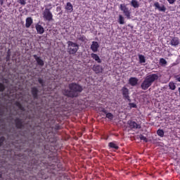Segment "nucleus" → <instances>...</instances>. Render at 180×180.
Segmentation results:
<instances>
[{
  "label": "nucleus",
  "mask_w": 180,
  "mask_h": 180,
  "mask_svg": "<svg viewBox=\"0 0 180 180\" xmlns=\"http://www.w3.org/2000/svg\"><path fill=\"white\" fill-rule=\"evenodd\" d=\"M69 89L64 91V94L69 98H77L83 90L82 86L76 83L70 84Z\"/></svg>",
  "instance_id": "nucleus-1"
},
{
  "label": "nucleus",
  "mask_w": 180,
  "mask_h": 180,
  "mask_svg": "<svg viewBox=\"0 0 180 180\" xmlns=\"http://www.w3.org/2000/svg\"><path fill=\"white\" fill-rule=\"evenodd\" d=\"M158 78H160L158 74H150L146 76L141 84V89L147 91V89L153 85V82L158 80Z\"/></svg>",
  "instance_id": "nucleus-2"
},
{
  "label": "nucleus",
  "mask_w": 180,
  "mask_h": 180,
  "mask_svg": "<svg viewBox=\"0 0 180 180\" xmlns=\"http://www.w3.org/2000/svg\"><path fill=\"white\" fill-rule=\"evenodd\" d=\"M68 53L70 55L74 56L77 53V51L79 50V45L78 44L73 42L72 41H68Z\"/></svg>",
  "instance_id": "nucleus-3"
},
{
  "label": "nucleus",
  "mask_w": 180,
  "mask_h": 180,
  "mask_svg": "<svg viewBox=\"0 0 180 180\" xmlns=\"http://www.w3.org/2000/svg\"><path fill=\"white\" fill-rule=\"evenodd\" d=\"M51 7L50 8H45V9L42 11V18L46 22H51L53 20V13H51Z\"/></svg>",
  "instance_id": "nucleus-4"
},
{
  "label": "nucleus",
  "mask_w": 180,
  "mask_h": 180,
  "mask_svg": "<svg viewBox=\"0 0 180 180\" xmlns=\"http://www.w3.org/2000/svg\"><path fill=\"white\" fill-rule=\"evenodd\" d=\"M120 11H122V12H123V13H124V16H126V18H127L128 19H130V15H131V12H130V10L129 9V8H127L126 4H120Z\"/></svg>",
  "instance_id": "nucleus-5"
},
{
  "label": "nucleus",
  "mask_w": 180,
  "mask_h": 180,
  "mask_svg": "<svg viewBox=\"0 0 180 180\" xmlns=\"http://www.w3.org/2000/svg\"><path fill=\"white\" fill-rule=\"evenodd\" d=\"M129 129L131 130H136V129H141V125L137 124L136 122L129 120L128 121Z\"/></svg>",
  "instance_id": "nucleus-6"
},
{
  "label": "nucleus",
  "mask_w": 180,
  "mask_h": 180,
  "mask_svg": "<svg viewBox=\"0 0 180 180\" xmlns=\"http://www.w3.org/2000/svg\"><path fill=\"white\" fill-rule=\"evenodd\" d=\"M122 96L124 99H127L129 102H131V100H130V96H129V89L127 87H122Z\"/></svg>",
  "instance_id": "nucleus-7"
},
{
  "label": "nucleus",
  "mask_w": 180,
  "mask_h": 180,
  "mask_svg": "<svg viewBox=\"0 0 180 180\" xmlns=\"http://www.w3.org/2000/svg\"><path fill=\"white\" fill-rule=\"evenodd\" d=\"M153 6L155 9H158L159 12H165V11H167V7L164 5L160 6L158 1L155 2Z\"/></svg>",
  "instance_id": "nucleus-8"
},
{
  "label": "nucleus",
  "mask_w": 180,
  "mask_h": 180,
  "mask_svg": "<svg viewBox=\"0 0 180 180\" xmlns=\"http://www.w3.org/2000/svg\"><path fill=\"white\" fill-rule=\"evenodd\" d=\"M33 57L35 61H37V63L40 67H43L44 65V60H43L40 56H37V55H34Z\"/></svg>",
  "instance_id": "nucleus-9"
},
{
  "label": "nucleus",
  "mask_w": 180,
  "mask_h": 180,
  "mask_svg": "<svg viewBox=\"0 0 180 180\" xmlns=\"http://www.w3.org/2000/svg\"><path fill=\"white\" fill-rule=\"evenodd\" d=\"M92 70L96 74H101L103 71V68L99 65H94Z\"/></svg>",
  "instance_id": "nucleus-10"
},
{
  "label": "nucleus",
  "mask_w": 180,
  "mask_h": 180,
  "mask_svg": "<svg viewBox=\"0 0 180 180\" xmlns=\"http://www.w3.org/2000/svg\"><path fill=\"white\" fill-rule=\"evenodd\" d=\"M31 92H32L34 99H37V98H38L37 94H39V89H37V87H35V86L32 87Z\"/></svg>",
  "instance_id": "nucleus-11"
},
{
  "label": "nucleus",
  "mask_w": 180,
  "mask_h": 180,
  "mask_svg": "<svg viewBox=\"0 0 180 180\" xmlns=\"http://www.w3.org/2000/svg\"><path fill=\"white\" fill-rule=\"evenodd\" d=\"M15 122L17 129H23V121L21 119L17 118Z\"/></svg>",
  "instance_id": "nucleus-12"
},
{
  "label": "nucleus",
  "mask_w": 180,
  "mask_h": 180,
  "mask_svg": "<svg viewBox=\"0 0 180 180\" xmlns=\"http://www.w3.org/2000/svg\"><path fill=\"white\" fill-rule=\"evenodd\" d=\"M98 49H99V44L96 41H93L92 44L91 45V49L94 53H96L98 51Z\"/></svg>",
  "instance_id": "nucleus-13"
},
{
  "label": "nucleus",
  "mask_w": 180,
  "mask_h": 180,
  "mask_svg": "<svg viewBox=\"0 0 180 180\" xmlns=\"http://www.w3.org/2000/svg\"><path fill=\"white\" fill-rule=\"evenodd\" d=\"M138 82H139V79H137L136 77H131L129 79V84H130L131 86H136Z\"/></svg>",
  "instance_id": "nucleus-14"
},
{
  "label": "nucleus",
  "mask_w": 180,
  "mask_h": 180,
  "mask_svg": "<svg viewBox=\"0 0 180 180\" xmlns=\"http://www.w3.org/2000/svg\"><path fill=\"white\" fill-rule=\"evenodd\" d=\"M170 44L174 47H176L179 44V39L178 37H173L170 41Z\"/></svg>",
  "instance_id": "nucleus-15"
},
{
  "label": "nucleus",
  "mask_w": 180,
  "mask_h": 180,
  "mask_svg": "<svg viewBox=\"0 0 180 180\" xmlns=\"http://www.w3.org/2000/svg\"><path fill=\"white\" fill-rule=\"evenodd\" d=\"M32 23H33V19L31 17H28L26 18L25 27H27V29H29V27L32 26Z\"/></svg>",
  "instance_id": "nucleus-16"
},
{
  "label": "nucleus",
  "mask_w": 180,
  "mask_h": 180,
  "mask_svg": "<svg viewBox=\"0 0 180 180\" xmlns=\"http://www.w3.org/2000/svg\"><path fill=\"white\" fill-rule=\"evenodd\" d=\"M36 30L39 34H43L44 33V27L43 26L37 24L36 26Z\"/></svg>",
  "instance_id": "nucleus-17"
},
{
  "label": "nucleus",
  "mask_w": 180,
  "mask_h": 180,
  "mask_svg": "<svg viewBox=\"0 0 180 180\" xmlns=\"http://www.w3.org/2000/svg\"><path fill=\"white\" fill-rule=\"evenodd\" d=\"M65 10L68 11L70 13L74 11L72 4L70 2H68L66 4Z\"/></svg>",
  "instance_id": "nucleus-18"
},
{
  "label": "nucleus",
  "mask_w": 180,
  "mask_h": 180,
  "mask_svg": "<svg viewBox=\"0 0 180 180\" xmlns=\"http://www.w3.org/2000/svg\"><path fill=\"white\" fill-rule=\"evenodd\" d=\"M91 58H93V60H95V61H97V63H102L101 58H99V56H98L96 53H91Z\"/></svg>",
  "instance_id": "nucleus-19"
},
{
  "label": "nucleus",
  "mask_w": 180,
  "mask_h": 180,
  "mask_svg": "<svg viewBox=\"0 0 180 180\" xmlns=\"http://www.w3.org/2000/svg\"><path fill=\"white\" fill-rule=\"evenodd\" d=\"M77 40H79L80 41H82L83 43H86L88 41V39L84 35L78 34L77 37Z\"/></svg>",
  "instance_id": "nucleus-20"
},
{
  "label": "nucleus",
  "mask_w": 180,
  "mask_h": 180,
  "mask_svg": "<svg viewBox=\"0 0 180 180\" xmlns=\"http://www.w3.org/2000/svg\"><path fill=\"white\" fill-rule=\"evenodd\" d=\"M131 6H132V7L136 9L137 8H139L140 4H139V1L137 0H131Z\"/></svg>",
  "instance_id": "nucleus-21"
},
{
  "label": "nucleus",
  "mask_w": 180,
  "mask_h": 180,
  "mask_svg": "<svg viewBox=\"0 0 180 180\" xmlns=\"http://www.w3.org/2000/svg\"><path fill=\"white\" fill-rule=\"evenodd\" d=\"M138 57L139 60V64H144V63H146V56L141 54H139Z\"/></svg>",
  "instance_id": "nucleus-22"
},
{
  "label": "nucleus",
  "mask_w": 180,
  "mask_h": 180,
  "mask_svg": "<svg viewBox=\"0 0 180 180\" xmlns=\"http://www.w3.org/2000/svg\"><path fill=\"white\" fill-rule=\"evenodd\" d=\"M108 147L110 148H114L115 150H119V146L115 143V142H110L108 143Z\"/></svg>",
  "instance_id": "nucleus-23"
},
{
  "label": "nucleus",
  "mask_w": 180,
  "mask_h": 180,
  "mask_svg": "<svg viewBox=\"0 0 180 180\" xmlns=\"http://www.w3.org/2000/svg\"><path fill=\"white\" fill-rule=\"evenodd\" d=\"M118 23H120V25H124V17H123V15H119Z\"/></svg>",
  "instance_id": "nucleus-24"
},
{
  "label": "nucleus",
  "mask_w": 180,
  "mask_h": 180,
  "mask_svg": "<svg viewBox=\"0 0 180 180\" xmlns=\"http://www.w3.org/2000/svg\"><path fill=\"white\" fill-rule=\"evenodd\" d=\"M38 82L39 84H40V85H41V86L43 88H44V86H46V82L44 80H43V79L41 78H38Z\"/></svg>",
  "instance_id": "nucleus-25"
},
{
  "label": "nucleus",
  "mask_w": 180,
  "mask_h": 180,
  "mask_svg": "<svg viewBox=\"0 0 180 180\" xmlns=\"http://www.w3.org/2000/svg\"><path fill=\"white\" fill-rule=\"evenodd\" d=\"M169 89H172V91H175L176 86H175V83L169 82Z\"/></svg>",
  "instance_id": "nucleus-26"
},
{
  "label": "nucleus",
  "mask_w": 180,
  "mask_h": 180,
  "mask_svg": "<svg viewBox=\"0 0 180 180\" xmlns=\"http://www.w3.org/2000/svg\"><path fill=\"white\" fill-rule=\"evenodd\" d=\"M106 117L107 119H109L110 120H113V114L112 113H110V112H108L106 113Z\"/></svg>",
  "instance_id": "nucleus-27"
},
{
  "label": "nucleus",
  "mask_w": 180,
  "mask_h": 180,
  "mask_svg": "<svg viewBox=\"0 0 180 180\" xmlns=\"http://www.w3.org/2000/svg\"><path fill=\"white\" fill-rule=\"evenodd\" d=\"M158 136H160V137H164V130L159 129L157 131Z\"/></svg>",
  "instance_id": "nucleus-28"
},
{
  "label": "nucleus",
  "mask_w": 180,
  "mask_h": 180,
  "mask_svg": "<svg viewBox=\"0 0 180 180\" xmlns=\"http://www.w3.org/2000/svg\"><path fill=\"white\" fill-rule=\"evenodd\" d=\"M160 64H161V65H167V60L162 58L160 59Z\"/></svg>",
  "instance_id": "nucleus-29"
},
{
  "label": "nucleus",
  "mask_w": 180,
  "mask_h": 180,
  "mask_svg": "<svg viewBox=\"0 0 180 180\" xmlns=\"http://www.w3.org/2000/svg\"><path fill=\"white\" fill-rule=\"evenodd\" d=\"M139 139H140V140H143V141H145V143H147L148 141L147 138L143 135H140Z\"/></svg>",
  "instance_id": "nucleus-30"
},
{
  "label": "nucleus",
  "mask_w": 180,
  "mask_h": 180,
  "mask_svg": "<svg viewBox=\"0 0 180 180\" xmlns=\"http://www.w3.org/2000/svg\"><path fill=\"white\" fill-rule=\"evenodd\" d=\"M16 105H17L18 108H19L20 109V110H25V108H23V105H22V104H20V103L17 102Z\"/></svg>",
  "instance_id": "nucleus-31"
},
{
  "label": "nucleus",
  "mask_w": 180,
  "mask_h": 180,
  "mask_svg": "<svg viewBox=\"0 0 180 180\" xmlns=\"http://www.w3.org/2000/svg\"><path fill=\"white\" fill-rule=\"evenodd\" d=\"M5 91V85L4 84L0 83V92H4Z\"/></svg>",
  "instance_id": "nucleus-32"
},
{
  "label": "nucleus",
  "mask_w": 180,
  "mask_h": 180,
  "mask_svg": "<svg viewBox=\"0 0 180 180\" xmlns=\"http://www.w3.org/2000/svg\"><path fill=\"white\" fill-rule=\"evenodd\" d=\"M18 2L21 5H26V0H19Z\"/></svg>",
  "instance_id": "nucleus-33"
},
{
  "label": "nucleus",
  "mask_w": 180,
  "mask_h": 180,
  "mask_svg": "<svg viewBox=\"0 0 180 180\" xmlns=\"http://www.w3.org/2000/svg\"><path fill=\"white\" fill-rule=\"evenodd\" d=\"M4 141H5V137L2 136L0 138V147L2 146V143H4Z\"/></svg>",
  "instance_id": "nucleus-34"
},
{
  "label": "nucleus",
  "mask_w": 180,
  "mask_h": 180,
  "mask_svg": "<svg viewBox=\"0 0 180 180\" xmlns=\"http://www.w3.org/2000/svg\"><path fill=\"white\" fill-rule=\"evenodd\" d=\"M176 1V0H167V1L169 2V4H170V5L175 4Z\"/></svg>",
  "instance_id": "nucleus-35"
},
{
  "label": "nucleus",
  "mask_w": 180,
  "mask_h": 180,
  "mask_svg": "<svg viewBox=\"0 0 180 180\" xmlns=\"http://www.w3.org/2000/svg\"><path fill=\"white\" fill-rule=\"evenodd\" d=\"M130 108H137V105L133 103H129Z\"/></svg>",
  "instance_id": "nucleus-36"
},
{
  "label": "nucleus",
  "mask_w": 180,
  "mask_h": 180,
  "mask_svg": "<svg viewBox=\"0 0 180 180\" xmlns=\"http://www.w3.org/2000/svg\"><path fill=\"white\" fill-rule=\"evenodd\" d=\"M175 78H176V81H178L179 82H180V76H179V75L175 76Z\"/></svg>",
  "instance_id": "nucleus-37"
},
{
  "label": "nucleus",
  "mask_w": 180,
  "mask_h": 180,
  "mask_svg": "<svg viewBox=\"0 0 180 180\" xmlns=\"http://www.w3.org/2000/svg\"><path fill=\"white\" fill-rule=\"evenodd\" d=\"M0 5H4V0H0Z\"/></svg>",
  "instance_id": "nucleus-38"
},
{
  "label": "nucleus",
  "mask_w": 180,
  "mask_h": 180,
  "mask_svg": "<svg viewBox=\"0 0 180 180\" xmlns=\"http://www.w3.org/2000/svg\"><path fill=\"white\" fill-rule=\"evenodd\" d=\"M3 115H4V111H1L0 110V116H3Z\"/></svg>",
  "instance_id": "nucleus-39"
},
{
  "label": "nucleus",
  "mask_w": 180,
  "mask_h": 180,
  "mask_svg": "<svg viewBox=\"0 0 180 180\" xmlns=\"http://www.w3.org/2000/svg\"><path fill=\"white\" fill-rule=\"evenodd\" d=\"M178 91H179V95H180V87H179Z\"/></svg>",
  "instance_id": "nucleus-40"
},
{
  "label": "nucleus",
  "mask_w": 180,
  "mask_h": 180,
  "mask_svg": "<svg viewBox=\"0 0 180 180\" xmlns=\"http://www.w3.org/2000/svg\"><path fill=\"white\" fill-rule=\"evenodd\" d=\"M6 60H7V61H8V60H9V56H7Z\"/></svg>",
  "instance_id": "nucleus-41"
},
{
  "label": "nucleus",
  "mask_w": 180,
  "mask_h": 180,
  "mask_svg": "<svg viewBox=\"0 0 180 180\" xmlns=\"http://www.w3.org/2000/svg\"><path fill=\"white\" fill-rule=\"evenodd\" d=\"M48 6H51V4H48Z\"/></svg>",
  "instance_id": "nucleus-42"
},
{
  "label": "nucleus",
  "mask_w": 180,
  "mask_h": 180,
  "mask_svg": "<svg viewBox=\"0 0 180 180\" xmlns=\"http://www.w3.org/2000/svg\"><path fill=\"white\" fill-rule=\"evenodd\" d=\"M0 178H2V174H0Z\"/></svg>",
  "instance_id": "nucleus-43"
},
{
  "label": "nucleus",
  "mask_w": 180,
  "mask_h": 180,
  "mask_svg": "<svg viewBox=\"0 0 180 180\" xmlns=\"http://www.w3.org/2000/svg\"><path fill=\"white\" fill-rule=\"evenodd\" d=\"M5 81H6V83L8 82V79H6Z\"/></svg>",
  "instance_id": "nucleus-44"
},
{
  "label": "nucleus",
  "mask_w": 180,
  "mask_h": 180,
  "mask_svg": "<svg viewBox=\"0 0 180 180\" xmlns=\"http://www.w3.org/2000/svg\"><path fill=\"white\" fill-rule=\"evenodd\" d=\"M105 113H106V111H104Z\"/></svg>",
  "instance_id": "nucleus-45"
}]
</instances>
